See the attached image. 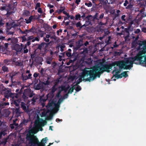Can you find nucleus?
Instances as JSON below:
<instances>
[{
    "mask_svg": "<svg viewBox=\"0 0 146 146\" xmlns=\"http://www.w3.org/2000/svg\"><path fill=\"white\" fill-rule=\"evenodd\" d=\"M137 52L134 58H125L123 60L116 63V66H115V70L113 73L115 74L117 78L123 77L126 78L128 76L127 72H124L118 75L119 71L117 69L123 68L129 69L133 66V62L135 61L139 62L142 65L146 67V41H143L142 44L139 45L136 49Z\"/></svg>",
    "mask_w": 146,
    "mask_h": 146,
    "instance_id": "f257e3e1",
    "label": "nucleus"
},
{
    "mask_svg": "<svg viewBox=\"0 0 146 146\" xmlns=\"http://www.w3.org/2000/svg\"><path fill=\"white\" fill-rule=\"evenodd\" d=\"M107 70L106 66L102 65L95 67L92 70L84 69L80 77L77 81V84H79L82 80H85V81H92L95 78L96 76Z\"/></svg>",
    "mask_w": 146,
    "mask_h": 146,
    "instance_id": "f03ea898",
    "label": "nucleus"
},
{
    "mask_svg": "<svg viewBox=\"0 0 146 146\" xmlns=\"http://www.w3.org/2000/svg\"><path fill=\"white\" fill-rule=\"evenodd\" d=\"M21 107L22 109L25 111H27L29 114V116H33L34 117V118L36 119L35 120V122L34 123L35 127L33 130L31 131V132L32 133H36L38 131V129L41 126H44L45 123L46 121H40L38 114L39 113V110L36 111L35 109L31 110L29 111H27L26 106L25 105L24 103L22 102L21 103Z\"/></svg>",
    "mask_w": 146,
    "mask_h": 146,
    "instance_id": "7ed1b4c3",
    "label": "nucleus"
},
{
    "mask_svg": "<svg viewBox=\"0 0 146 146\" xmlns=\"http://www.w3.org/2000/svg\"><path fill=\"white\" fill-rule=\"evenodd\" d=\"M62 102L61 99H60L57 103L53 102H51L49 101L48 105L46 106L48 109L47 111L43 110L41 115V117L51 116L53 114L56 113L58 110L60 105Z\"/></svg>",
    "mask_w": 146,
    "mask_h": 146,
    "instance_id": "20e7f679",
    "label": "nucleus"
},
{
    "mask_svg": "<svg viewBox=\"0 0 146 146\" xmlns=\"http://www.w3.org/2000/svg\"><path fill=\"white\" fill-rule=\"evenodd\" d=\"M69 86L68 85H66L64 87L63 86H61L59 87V92H58L56 96V97L58 98L60 96V92L62 91H64V92H66L67 90L69 88Z\"/></svg>",
    "mask_w": 146,
    "mask_h": 146,
    "instance_id": "39448f33",
    "label": "nucleus"
},
{
    "mask_svg": "<svg viewBox=\"0 0 146 146\" xmlns=\"http://www.w3.org/2000/svg\"><path fill=\"white\" fill-rule=\"evenodd\" d=\"M15 23H11L9 22L7 23L6 25L7 29H11L12 27H15L17 26H20V24H15Z\"/></svg>",
    "mask_w": 146,
    "mask_h": 146,
    "instance_id": "423d86ee",
    "label": "nucleus"
},
{
    "mask_svg": "<svg viewBox=\"0 0 146 146\" xmlns=\"http://www.w3.org/2000/svg\"><path fill=\"white\" fill-rule=\"evenodd\" d=\"M74 88H76V91L77 92L79 91L81 89V88L78 85L75 86L74 85L73 88H70L68 90V93H71L73 92Z\"/></svg>",
    "mask_w": 146,
    "mask_h": 146,
    "instance_id": "0eeeda50",
    "label": "nucleus"
},
{
    "mask_svg": "<svg viewBox=\"0 0 146 146\" xmlns=\"http://www.w3.org/2000/svg\"><path fill=\"white\" fill-rule=\"evenodd\" d=\"M23 46L22 44H21V45L18 44H16L14 46V49L17 52L20 51L23 47Z\"/></svg>",
    "mask_w": 146,
    "mask_h": 146,
    "instance_id": "6e6552de",
    "label": "nucleus"
},
{
    "mask_svg": "<svg viewBox=\"0 0 146 146\" xmlns=\"http://www.w3.org/2000/svg\"><path fill=\"white\" fill-rule=\"evenodd\" d=\"M54 94L51 92L49 93L47 95V99L48 100H50L51 99L54 97Z\"/></svg>",
    "mask_w": 146,
    "mask_h": 146,
    "instance_id": "1a4fd4ad",
    "label": "nucleus"
},
{
    "mask_svg": "<svg viewBox=\"0 0 146 146\" xmlns=\"http://www.w3.org/2000/svg\"><path fill=\"white\" fill-rule=\"evenodd\" d=\"M4 112L5 113V114H4V115L6 117L8 116L10 113V112L8 110H4Z\"/></svg>",
    "mask_w": 146,
    "mask_h": 146,
    "instance_id": "9d476101",
    "label": "nucleus"
},
{
    "mask_svg": "<svg viewBox=\"0 0 146 146\" xmlns=\"http://www.w3.org/2000/svg\"><path fill=\"white\" fill-rule=\"evenodd\" d=\"M50 37V35H47L46 37L44 38V40L46 42H48L49 41V38Z\"/></svg>",
    "mask_w": 146,
    "mask_h": 146,
    "instance_id": "9b49d317",
    "label": "nucleus"
},
{
    "mask_svg": "<svg viewBox=\"0 0 146 146\" xmlns=\"http://www.w3.org/2000/svg\"><path fill=\"white\" fill-rule=\"evenodd\" d=\"M1 122H0V128H1ZM5 134V133L4 131L1 132L0 133V138H1V137L2 135H4Z\"/></svg>",
    "mask_w": 146,
    "mask_h": 146,
    "instance_id": "f8f14e48",
    "label": "nucleus"
},
{
    "mask_svg": "<svg viewBox=\"0 0 146 146\" xmlns=\"http://www.w3.org/2000/svg\"><path fill=\"white\" fill-rule=\"evenodd\" d=\"M85 4L88 7H91L92 5V3L90 2H89L88 3H85Z\"/></svg>",
    "mask_w": 146,
    "mask_h": 146,
    "instance_id": "ddd939ff",
    "label": "nucleus"
},
{
    "mask_svg": "<svg viewBox=\"0 0 146 146\" xmlns=\"http://www.w3.org/2000/svg\"><path fill=\"white\" fill-rule=\"evenodd\" d=\"M56 89V86L55 85L52 88L51 92L54 94V93Z\"/></svg>",
    "mask_w": 146,
    "mask_h": 146,
    "instance_id": "4468645a",
    "label": "nucleus"
},
{
    "mask_svg": "<svg viewBox=\"0 0 146 146\" xmlns=\"http://www.w3.org/2000/svg\"><path fill=\"white\" fill-rule=\"evenodd\" d=\"M135 51H136L135 49L132 50H131V55L132 56L135 55V54L136 53Z\"/></svg>",
    "mask_w": 146,
    "mask_h": 146,
    "instance_id": "2eb2a0df",
    "label": "nucleus"
},
{
    "mask_svg": "<svg viewBox=\"0 0 146 146\" xmlns=\"http://www.w3.org/2000/svg\"><path fill=\"white\" fill-rule=\"evenodd\" d=\"M64 10V8L61 7L60 8V9H59L58 11V13H59L61 12H63Z\"/></svg>",
    "mask_w": 146,
    "mask_h": 146,
    "instance_id": "dca6fc26",
    "label": "nucleus"
},
{
    "mask_svg": "<svg viewBox=\"0 0 146 146\" xmlns=\"http://www.w3.org/2000/svg\"><path fill=\"white\" fill-rule=\"evenodd\" d=\"M40 3H37L36 5V6L35 7V9L36 10L37 9H38V8H40Z\"/></svg>",
    "mask_w": 146,
    "mask_h": 146,
    "instance_id": "f3484780",
    "label": "nucleus"
},
{
    "mask_svg": "<svg viewBox=\"0 0 146 146\" xmlns=\"http://www.w3.org/2000/svg\"><path fill=\"white\" fill-rule=\"evenodd\" d=\"M22 77L23 80H26L29 79V77L27 76H24L22 75Z\"/></svg>",
    "mask_w": 146,
    "mask_h": 146,
    "instance_id": "a211bd4d",
    "label": "nucleus"
},
{
    "mask_svg": "<svg viewBox=\"0 0 146 146\" xmlns=\"http://www.w3.org/2000/svg\"><path fill=\"white\" fill-rule=\"evenodd\" d=\"M4 24L1 18L0 17V27L4 25Z\"/></svg>",
    "mask_w": 146,
    "mask_h": 146,
    "instance_id": "6ab92c4d",
    "label": "nucleus"
},
{
    "mask_svg": "<svg viewBox=\"0 0 146 146\" xmlns=\"http://www.w3.org/2000/svg\"><path fill=\"white\" fill-rule=\"evenodd\" d=\"M35 18L34 16H31L29 18V20L31 21L33 20Z\"/></svg>",
    "mask_w": 146,
    "mask_h": 146,
    "instance_id": "aec40b11",
    "label": "nucleus"
},
{
    "mask_svg": "<svg viewBox=\"0 0 146 146\" xmlns=\"http://www.w3.org/2000/svg\"><path fill=\"white\" fill-rule=\"evenodd\" d=\"M13 103L17 106H18L19 105V102L18 101H14Z\"/></svg>",
    "mask_w": 146,
    "mask_h": 146,
    "instance_id": "412c9836",
    "label": "nucleus"
},
{
    "mask_svg": "<svg viewBox=\"0 0 146 146\" xmlns=\"http://www.w3.org/2000/svg\"><path fill=\"white\" fill-rule=\"evenodd\" d=\"M27 46L25 45L24 48V53H27L28 52V50L27 49Z\"/></svg>",
    "mask_w": 146,
    "mask_h": 146,
    "instance_id": "4be33fe9",
    "label": "nucleus"
},
{
    "mask_svg": "<svg viewBox=\"0 0 146 146\" xmlns=\"http://www.w3.org/2000/svg\"><path fill=\"white\" fill-rule=\"evenodd\" d=\"M37 11H38V13H42V9H41L40 7L38 8V9H37Z\"/></svg>",
    "mask_w": 146,
    "mask_h": 146,
    "instance_id": "5701e85b",
    "label": "nucleus"
},
{
    "mask_svg": "<svg viewBox=\"0 0 146 146\" xmlns=\"http://www.w3.org/2000/svg\"><path fill=\"white\" fill-rule=\"evenodd\" d=\"M7 68L6 66H3L2 67V70L4 72L7 71Z\"/></svg>",
    "mask_w": 146,
    "mask_h": 146,
    "instance_id": "b1692460",
    "label": "nucleus"
},
{
    "mask_svg": "<svg viewBox=\"0 0 146 146\" xmlns=\"http://www.w3.org/2000/svg\"><path fill=\"white\" fill-rule=\"evenodd\" d=\"M63 13L64 14L66 15L68 17H70V15H69L68 13H67L66 11L64 10V11L63 12Z\"/></svg>",
    "mask_w": 146,
    "mask_h": 146,
    "instance_id": "393cba45",
    "label": "nucleus"
},
{
    "mask_svg": "<svg viewBox=\"0 0 146 146\" xmlns=\"http://www.w3.org/2000/svg\"><path fill=\"white\" fill-rule=\"evenodd\" d=\"M28 120L24 119L23 122V123L25 125H26L28 122Z\"/></svg>",
    "mask_w": 146,
    "mask_h": 146,
    "instance_id": "a878e982",
    "label": "nucleus"
},
{
    "mask_svg": "<svg viewBox=\"0 0 146 146\" xmlns=\"http://www.w3.org/2000/svg\"><path fill=\"white\" fill-rule=\"evenodd\" d=\"M4 107V105L3 103H0V109H2Z\"/></svg>",
    "mask_w": 146,
    "mask_h": 146,
    "instance_id": "bb28decb",
    "label": "nucleus"
},
{
    "mask_svg": "<svg viewBox=\"0 0 146 146\" xmlns=\"http://www.w3.org/2000/svg\"><path fill=\"white\" fill-rule=\"evenodd\" d=\"M128 3V1L127 0L125 1V3H124L123 5L124 6H126Z\"/></svg>",
    "mask_w": 146,
    "mask_h": 146,
    "instance_id": "cd10ccee",
    "label": "nucleus"
},
{
    "mask_svg": "<svg viewBox=\"0 0 146 146\" xmlns=\"http://www.w3.org/2000/svg\"><path fill=\"white\" fill-rule=\"evenodd\" d=\"M47 6L50 9L54 7L53 5H52L50 4H48V5Z\"/></svg>",
    "mask_w": 146,
    "mask_h": 146,
    "instance_id": "c85d7f7f",
    "label": "nucleus"
},
{
    "mask_svg": "<svg viewBox=\"0 0 146 146\" xmlns=\"http://www.w3.org/2000/svg\"><path fill=\"white\" fill-rule=\"evenodd\" d=\"M22 42H23L24 41H25L26 39V38L25 36H24L22 37Z\"/></svg>",
    "mask_w": 146,
    "mask_h": 146,
    "instance_id": "c756f323",
    "label": "nucleus"
},
{
    "mask_svg": "<svg viewBox=\"0 0 146 146\" xmlns=\"http://www.w3.org/2000/svg\"><path fill=\"white\" fill-rule=\"evenodd\" d=\"M140 31V29H137L135 31V33H139Z\"/></svg>",
    "mask_w": 146,
    "mask_h": 146,
    "instance_id": "7c9ffc66",
    "label": "nucleus"
},
{
    "mask_svg": "<svg viewBox=\"0 0 146 146\" xmlns=\"http://www.w3.org/2000/svg\"><path fill=\"white\" fill-rule=\"evenodd\" d=\"M25 20L26 21V23H30L31 22V21H30L29 20V19H25Z\"/></svg>",
    "mask_w": 146,
    "mask_h": 146,
    "instance_id": "2f4dec72",
    "label": "nucleus"
},
{
    "mask_svg": "<svg viewBox=\"0 0 146 146\" xmlns=\"http://www.w3.org/2000/svg\"><path fill=\"white\" fill-rule=\"evenodd\" d=\"M62 32V30L60 29L59 30H58L57 31V33L58 35H59V33L60 32L61 33Z\"/></svg>",
    "mask_w": 146,
    "mask_h": 146,
    "instance_id": "473e14b6",
    "label": "nucleus"
},
{
    "mask_svg": "<svg viewBox=\"0 0 146 146\" xmlns=\"http://www.w3.org/2000/svg\"><path fill=\"white\" fill-rule=\"evenodd\" d=\"M142 31L144 33H146V28H142Z\"/></svg>",
    "mask_w": 146,
    "mask_h": 146,
    "instance_id": "72a5a7b5",
    "label": "nucleus"
},
{
    "mask_svg": "<svg viewBox=\"0 0 146 146\" xmlns=\"http://www.w3.org/2000/svg\"><path fill=\"white\" fill-rule=\"evenodd\" d=\"M76 26L77 27H79L81 26L80 23V22H78L76 24Z\"/></svg>",
    "mask_w": 146,
    "mask_h": 146,
    "instance_id": "f704fd0d",
    "label": "nucleus"
},
{
    "mask_svg": "<svg viewBox=\"0 0 146 146\" xmlns=\"http://www.w3.org/2000/svg\"><path fill=\"white\" fill-rule=\"evenodd\" d=\"M80 2V0H76V3L78 5L79 3Z\"/></svg>",
    "mask_w": 146,
    "mask_h": 146,
    "instance_id": "c9c22d12",
    "label": "nucleus"
},
{
    "mask_svg": "<svg viewBox=\"0 0 146 146\" xmlns=\"http://www.w3.org/2000/svg\"><path fill=\"white\" fill-rule=\"evenodd\" d=\"M40 88V87H39L38 86V85H37L36 88V90H39Z\"/></svg>",
    "mask_w": 146,
    "mask_h": 146,
    "instance_id": "e433bc0d",
    "label": "nucleus"
},
{
    "mask_svg": "<svg viewBox=\"0 0 146 146\" xmlns=\"http://www.w3.org/2000/svg\"><path fill=\"white\" fill-rule=\"evenodd\" d=\"M125 17V15H123L121 16V18L122 20L123 21H125V19L124 18Z\"/></svg>",
    "mask_w": 146,
    "mask_h": 146,
    "instance_id": "4c0bfd02",
    "label": "nucleus"
},
{
    "mask_svg": "<svg viewBox=\"0 0 146 146\" xmlns=\"http://www.w3.org/2000/svg\"><path fill=\"white\" fill-rule=\"evenodd\" d=\"M101 2H103L104 3H106V0H99Z\"/></svg>",
    "mask_w": 146,
    "mask_h": 146,
    "instance_id": "58836bf2",
    "label": "nucleus"
},
{
    "mask_svg": "<svg viewBox=\"0 0 146 146\" xmlns=\"http://www.w3.org/2000/svg\"><path fill=\"white\" fill-rule=\"evenodd\" d=\"M14 33V32H9L8 33L9 35H13Z\"/></svg>",
    "mask_w": 146,
    "mask_h": 146,
    "instance_id": "ea45409f",
    "label": "nucleus"
},
{
    "mask_svg": "<svg viewBox=\"0 0 146 146\" xmlns=\"http://www.w3.org/2000/svg\"><path fill=\"white\" fill-rule=\"evenodd\" d=\"M104 15L103 14H102L100 16V19L104 17Z\"/></svg>",
    "mask_w": 146,
    "mask_h": 146,
    "instance_id": "a19ab883",
    "label": "nucleus"
},
{
    "mask_svg": "<svg viewBox=\"0 0 146 146\" xmlns=\"http://www.w3.org/2000/svg\"><path fill=\"white\" fill-rule=\"evenodd\" d=\"M2 82L3 83V82L5 83L6 84H7L8 83L9 81L8 80H5V81H3Z\"/></svg>",
    "mask_w": 146,
    "mask_h": 146,
    "instance_id": "79ce46f5",
    "label": "nucleus"
},
{
    "mask_svg": "<svg viewBox=\"0 0 146 146\" xmlns=\"http://www.w3.org/2000/svg\"><path fill=\"white\" fill-rule=\"evenodd\" d=\"M28 40H30L31 39H33V37L32 36H30L28 38Z\"/></svg>",
    "mask_w": 146,
    "mask_h": 146,
    "instance_id": "37998d69",
    "label": "nucleus"
},
{
    "mask_svg": "<svg viewBox=\"0 0 146 146\" xmlns=\"http://www.w3.org/2000/svg\"><path fill=\"white\" fill-rule=\"evenodd\" d=\"M62 121V119H56V121L57 122H58V121Z\"/></svg>",
    "mask_w": 146,
    "mask_h": 146,
    "instance_id": "c03bdc74",
    "label": "nucleus"
},
{
    "mask_svg": "<svg viewBox=\"0 0 146 146\" xmlns=\"http://www.w3.org/2000/svg\"><path fill=\"white\" fill-rule=\"evenodd\" d=\"M33 76L35 77L36 78L37 77L38 74H37L35 73L34 74Z\"/></svg>",
    "mask_w": 146,
    "mask_h": 146,
    "instance_id": "a18cd8bd",
    "label": "nucleus"
},
{
    "mask_svg": "<svg viewBox=\"0 0 146 146\" xmlns=\"http://www.w3.org/2000/svg\"><path fill=\"white\" fill-rule=\"evenodd\" d=\"M54 12V10L53 9H51L50 10V13H52V12Z\"/></svg>",
    "mask_w": 146,
    "mask_h": 146,
    "instance_id": "49530a36",
    "label": "nucleus"
},
{
    "mask_svg": "<svg viewBox=\"0 0 146 146\" xmlns=\"http://www.w3.org/2000/svg\"><path fill=\"white\" fill-rule=\"evenodd\" d=\"M110 2L111 3H112L115 0H109Z\"/></svg>",
    "mask_w": 146,
    "mask_h": 146,
    "instance_id": "de8ad7c7",
    "label": "nucleus"
},
{
    "mask_svg": "<svg viewBox=\"0 0 146 146\" xmlns=\"http://www.w3.org/2000/svg\"><path fill=\"white\" fill-rule=\"evenodd\" d=\"M32 76V74H29L28 75V77H29V79L30 78H31V76Z\"/></svg>",
    "mask_w": 146,
    "mask_h": 146,
    "instance_id": "09e8293b",
    "label": "nucleus"
},
{
    "mask_svg": "<svg viewBox=\"0 0 146 146\" xmlns=\"http://www.w3.org/2000/svg\"><path fill=\"white\" fill-rule=\"evenodd\" d=\"M35 40H36L37 41H38L39 40V39L37 37H36L35 38Z\"/></svg>",
    "mask_w": 146,
    "mask_h": 146,
    "instance_id": "8fccbe9b",
    "label": "nucleus"
},
{
    "mask_svg": "<svg viewBox=\"0 0 146 146\" xmlns=\"http://www.w3.org/2000/svg\"><path fill=\"white\" fill-rule=\"evenodd\" d=\"M80 16L79 15H77L76 16V19H78V18H80Z\"/></svg>",
    "mask_w": 146,
    "mask_h": 146,
    "instance_id": "3c124183",
    "label": "nucleus"
},
{
    "mask_svg": "<svg viewBox=\"0 0 146 146\" xmlns=\"http://www.w3.org/2000/svg\"><path fill=\"white\" fill-rule=\"evenodd\" d=\"M3 103L4 104V106L7 105H9V103Z\"/></svg>",
    "mask_w": 146,
    "mask_h": 146,
    "instance_id": "603ef678",
    "label": "nucleus"
},
{
    "mask_svg": "<svg viewBox=\"0 0 146 146\" xmlns=\"http://www.w3.org/2000/svg\"><path fill=\"white\" fill-rule=\"evenodd\" d=\"M88 44V42H86L84 43V45L86 46Z\"/></svg>",
    "mask_w": 146,
    "mask_h": 146,
    "instance_id": "864d4df0",
    "label": "nucleus"
},
{
    "mask_svg": "<svg viewBox=\"0 0 146 146\" xmlns=\"http://www.w3.org/2000/svg\"><path fill=\"white\" fill-rule=\"evenodd\" d=\"M53 28L54 29H55L56 28V25H54L53 26Z\"/></svg>",
    "mask_w": 146,
    "mask_h": 146,
    "instance_id": "5fc2aeb1",
    "label": "nucleus"
},
{
    "mask_svg": "<svg viewBox=\"0 0 146 146\" xmlns=\"http://www.w3.org/2000/svg\"><path fill=\"white\" fill-rule=\"evenodd\" d=\"M67 96H68L66 94V95H65L64 97V99H65V98H66L67 97Z\"/></svg>",
    "mask_w": 146,
    "mask_h": 146,
    "instance_id": "6e6d98bb",
    "label": "nucleus"
},
{
    "mask_svg": "<svg viewBox=\"0 0 146 146\" xmlns=\"http://www.w3.org/2000/svg\"><path fill=\"white\" fill-rule=\"evenodd\" d=\"M69 17H68L67 16V17H65L64 18V20H66L67 19H68L69 18Z\"/></svg>",
    "mask_w": 146,
    "mask_h": 146,
    "instance_id": "4d7b16f0",
    "label": "nucleus"
},
{
    "mask_svg": "<svg viewBox=\"0 0 146 146\" xmlns=\"http://www.w3.org/2000/svg\"><path fill=\"white\" fill-rule=\"evenodd\" d=\"M135 42H132V45L133 46H134V44H135Z\"/></svg>",
    "mask_w": 146,
    "mask_h": 146,
    "instance_id": "13d9d810",
    "label": "nucleus"
},
{
    "mask_svg": "<svg viewBox=\"0 0 146 146\" xmlns=\"http://www.w3.org/2000/svg\"><path fill=\"white\" fill-rule=\"evenodd\" d=\"M30 72V71L29 70H27L26 72V73L27 74L29 73Z\"/></svg>",
    "mask_w": 146,
    "mask_h": 146,
    "instance_id": "bf43d9fd",
    "label": "nucleus"
},
{
    "mask_svg": "<svg viewBox=\"0 0 146 146\" xmlns=\"http://www.w3.org/2000/svg\"><path fill=\"white\" fill-rule=\"evenodd\" d=\"M4 37H3V36H0V40L1 39H2L3 38H4Z\"/></svg>",
    "mask_w": 146,
    "mask_h": 146,
    "instance_id": "052dcab7",
    "label": "nucleus"
},
{
    "mask_svg": "<svg viewBox=\"0 0 146 146\" xmlns=\"http://www.w3.org/2000/svg\"><path fill=\"white\" fill-rule=\"evenodd\" d=\"M35 41V38H33V39H32V41L33 42H34Z\"/></svg>",
    "mask_w": 146,
    "mask_h": 146,
    "instance_id": "680f3d73",
    "label": "nucleus"
},
{
    "mask_svg": "<svg viewBox=\"0 0 146 146\" xmlns=\"http://www.w3.org/2000/svg\"><path fill=\"white\" fill-rule=\"evenodd\" d=\"M61 16H59L58 17V19H61Z\"/></svg>",
    "mask_w": 146,
    "mask_h": 146,
    "instance_id": "e2e57ef3",
    "label": "nucleus"
},
{
    "mask_svg": "<svg viewBox=\"0 0 146 146\" xmlns=\"http://www.w3.org/2000/svg\"><path fill=\"white\" fill-rule=\"evenodd\" d=\"M49 129H50L51 130H52V129L51 128V126H50L49 127Z\"/></svg>",
    "mask_w": 146,
    "mask_h": 146,
    "instance_id": "0e129e2a",
    "label": "nucleus"
},
{
    "mask_svg": "<svg viewBox=\"0 0 146 146\" xmlns=\"http://www.w3.org/2000/svg\"><path fill=\"white\" fill-rule=\"evenodd\" d=\"M53 144V143H49V145H48L47 146H50V145L52 144Z\"/></svg>",
    "mask_w": 146,
    "mask_h": 146,
    "instance_id": "69168bd1",
    "label": "nucleus"
},
{
    "mask_svg": "<svg viewBox=\"0 0 146 146\" xmlns=\"http://www.w3.org/2000/svg\"><path fill=\"white\" fill-rule=\"evenodd\" d=\"M47 63L48 64H50V62L49 61H47Z\"/></svg>",
    "mask_w": 146,
    "mask_h": 146,
    "instance_id": "338daca9",
    "label": "nucleus"
},
{
    "mask_svg": "<svg viewBox=\"0 0 146 146\" xmlns=\"http://www.w3.org/2000/svg\"><path fill=\"white\" fill-rule=\"evenodd\" d=\"M30 42H28L27 43V44L28 45H30Z\"/></svg>",
    "mask_w": 146,
    "mask_h": 146,
    "instance_id": "774afa93",
    "label": "nucleus"
}]
</instances>
